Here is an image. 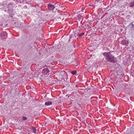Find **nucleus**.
Listing matches in <instances>:
<instances>
[{
  "instance_id": "nucleus-7",
  "label": "nucleus",
  "mask_w": 134,
  "mask_h": 134,
  "mask_svg": "<svg viewBox=\"0 0 134 134\" xmlns=\"http://www.w3.org/2000/svg\"><path fill=\"white\" fill-rule=\"evenodd\" d=\"M33 132L34 133H35L36 132V129L34 127H32Z\"/></svg>"
},
{
  "instance_id": "nucleus-10",
  "label": "nucleus",
  "mask_w": 134,
  "mask_h": 134,
  "mask_svg": "<svg viewBox=\"0 0 134 134\" xmlns=\"http://www.w3.org/2000/svg\"><path fill=\"white\" fill-rule=\"evenodd\" d=\"M27 119V118L26 117H23V120H26Z\"/></svg>"
},
{
  "instance_id": "nucleus-4",
  "label": "nucleus",
  "mask_w": 134,
  "mask_h": 134,
  "mask_svg": "<svg viewBox=\"0 0 134 134\" xmlns=\"http://www.w3.org/2000/svg\"><path fill=\"white\" fill-rule=\"evenodd\" d=\"M52 102H46L45 104L46 106H49L52 105Z\"/></svg>"
},
{
  "instance_id": "nucleus-2",
  "label": "nucleus",
  "mask_w": 134,
  "mask_h": 134,
  "mask_svg": "<svg viewBox=\"0 0 134 134\" xmlns=\"http://www.w3.org/2000/svg\"><path fill=\"white\" fill-rule=\"evenodd\" d=\"M49 72V70L47 68H46L42 70V73L44 74H47Z\"/></svg>"
},
{
  "instance_id": "nucleus-3",
  "label": "nucleus",
  "mask_w": 134,
  "mask_h": 134,
  "mask_svg": "<svg viewBox=\"0 0 134 134\" xmlns=\"http://www.w3.org/2000/svg\"><path fill=\"white\" fill-rule=\"evenodd\" d=\"M48 9L51 10H52L55 8V6L53 4H48Z\"/></svg>"
},
{
  "instance_id": "nucleus-9",
  "label": "nucleus",
  "mask_w": 134,
  "mask_h": 134,
  "mask_svg": "<svg viewBox=\"0 0 134 134\" xmlns=\"http://www.w3.org/2000/svg\"><path fill=\"white\" fill-rule=\"evenodd\" d=\"M84 35V34L83 33H82L80 34H79V36L80 37H81L82 36H83Z\"/></svg>"
},
{
  "instance_id": "nucleus-8",
  "label": "nucleus",
  "mask_w": 134,
  "mask_h": 134,
  "mask_svg": "<svg viewBox=\"0 0 134 134\" xmlns=\"http://www.w3.org/2000/svg\"><path fill=\"white\" fill-rule=\"evenodd\" d=\"M76 72V71H72L71 72V74L73 75L75 74Z\"/></svg>"
},
{
  "instance_id": "nucleus-6",
  "label": "nucleus",
  "mask_w": 134,
  "mask_h": 134,
  "mask_svg": "<svg viewBox=\"0 0 134 134\" xmlns=\"http://www.w3.org/2000/svg\"><path fill=\"white\" fill-rule=\"evenodd\" d=\"M6 32H2L1 33V36H5V35H6Z\"/></svg>"
},
{
  "instance_id": "nucleus-1",
  "label": "nucleus",
  "mask_w": 134,
  "mask_h": 134,
  "mask_svg": "<svg viewBox=\"0 0 134 134\" xmlns=\"http://www.w3.org/2000/svg\"><path fill=\"white\" fill-rule=\"evenodd\" d=\"M103 54L105 57L106 60L107 61L113 63L115 62L114 60V57L109 52H105Z\"/></svg>"
},
{
  "instance_id": "nucleus-5",
  "label": "nucleus",
  "mask_w": 134,
  "mask_h": 134,
  "mask_svg": "<svg viewBox=\"0 0 134 134\" xmlns=\"http://www.w3.org/2000/svg\"><path fill=\"white\" fill-rule=\"evenodd\" d=\"M130 6L131 7H134V1L131 2L130 4Z\"/></svg>"
}]
</instances>
